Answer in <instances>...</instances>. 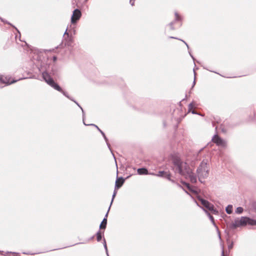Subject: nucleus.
<instances>
[{"label": "nucleus", "instance_id": "obj_1", "mask_svg": "<svg viewBox=\"0 0 256 256\" xmlns=\"http://www.w3.org/2000/svg\"><path fill=\"white\" fill-rule=\"evenodd\" d=\"M172 166V169L175 173H178L183 176L188 170L190 166L186 162H182L181 159L176 154L171 156Z\"/></svg>", "mask_w": 256, "mask_h": 256}, {"label": "nucleus", "instance_id": "obj_39", "mask_svg": "<svg viewBox=\"0 0 256 256\" xmlns=\"http://www.w3.org/2000/svg\"><path fill=\"white\" fill-rule=\"evenodd\" d=\"M188 50V53H189V54L190 55V56H191V58H192V60H194V61L195 60V58H194V56H193V55L191 54V52L190 50Z\"/></svg>", "mask_w": 256, "mask_h": 256}, {"label": "nucleus", "instance_id": "obj_15", "mask_svg": "<svg viewBox=\"0 0 256 256\" xmlns=\"http://www.w3.org/2000/svg\"><path fill=\"white\" fill-rule=\"evenodd\" d=\"M138 174L139 175H146L150 174V173L148 172V170L146 168H140L137 170Z\"/></svg>", "mask_w": 256, "mask_h": 256}, {"label": "nucleus", "instance_id": "obj_56", "mask_svg": "<svg viewBox=\"0 0 256 256\" xmlns=\"http://www.w3.org/2000/svg\"><path fill=\"white\" fill-rule=\"evenodd\" d=\"M88 0H84V2H86Z\"/></svg>", "mask_w": 256, "mask_h": 256}, {"label": "nucleus", "instance_id": "obj_20", "mask_svg": "<svg viewBox=\"0 0 256 256\" xmlns=\"http://www.w3.org/2000/svg\"><path fill=\"white\" fill-rule=\"evenodd\" d=\"M172 174L170 172H167L164 178H166L173 184H176V182L174 180L171 178Z\"/></svg>", "mask_w": 256, "mask_h": 256}, {"label": "nucleus", "instance_id": "obj_26", "mask_svg": "<svg viewBox=\"0 0 256 256\" xmlns=\"http://www.w3.org/2000/svg\"><path fill=\"white\" fill-rule=\"evenodd\" d=\"M96 240L98 242H100L102 238V233L100 230H99L96 234Z\"/></svg>", "mask_w": 256, "mask_h": 256}, {"label": "nucleus", "instance_id": "obj_18", "mask_svg": "<svg viewBox=\"0 0 256 256\" xmlns=\"http://www.w3.org/2000/svg\"><path fill=\"white\" fill-rule=\"evenodd\" d=\"M198 199L199 201L200 202L201 204L202 205L203 207L206 208L207 206V204H208L209 202L207 200H206L204 198H202L200 196H198Z\"/></svg>", "mask_w": 256, "mask_h": 256}, {"label": "nucleus", "instance_id": "obj_10", "mask_svg": "<svg viewBox=\"0 0 256 256\" xmlns=\"http://www.w3.org/2000/svg\"><path fill=\"white\" fill-rule=\"evenodd\" d=\"M90 126H94L99 132H100V133L102 134V136H103L104 140H105L106 143V145L108 148V149L110 150L114 158V159L116 160V158H115V156H114V154H113L112 152V148H110V144H109L108 142V138H107V137L106 136L105 134L104 133V132L103 131H102L98 127V126L96 125L95 124H90Z\"/></svg>", "mask_w": 256, "mask_h": 256}, {"label": "nucleus", "instance_id": "obj_53", "mask_svg": "<svg viewBox=\"0 0 256 256\" xmlns=\"http://www.w3.org/2000/svg\"><path fill=\"white\" fill-rule=\"evenodd\" d=\"M177 185L180 188H182V186L178 184H177Z\"/></svg>", "mask_w": 256, "mask_h": 256}, {"label": "nucleus", "instance_id": "obj_13", "mask_svg": "<svg viewBox=\"0 0 256 256\" xmlns=\"http://www.w3.org/2000/svg\"><path fill=\"white\" fill-rule=\"evenodd\" d=\"M18 80H12L10 82L9 80H7L6 77L4 78L2 76H0V82L2 84H4L7 86L14 84Z\"/></svg>", "mask_w": 256, "mask_h": 256}, {"label": "nucleus", "instance_id": "obj_38", "mask_svg": "<svg viewBox=\"0 0 256 256\" xmlns=\"http://www.w3.org/2000/svg\"><path fill=\"white\" fill-rule=\"evenodd\" d=\"M70 36L69 33L68 32V28H66V30L64 32V38L65 36Z\"/></svg>", "mask_w": 256, "mask_h": 256}, {"label": "nucleus", "instance_id": "obj_52", "mask_svg": "<svg viewBox=\"0 0 256 256\" xmlns=\"http://www.w3.org/2000/svg\"><path fill=\"white\" fill-rule=\"evenodd\" d=\"M255 116H256V114L254 113V116H253V117L251 118V120H252L254 119V118Z\"/></svg>", "mask_w": 256, "mask_h": 256}, {"label": "nucleus", "instance_id": "obj_48", "mask_svg": "<svg viewBox=\"0 0 256 256\" xmlns=\"http://www.w3.org/2000/svg\"><path fill=\"white\" fill-rule=\"evenodd\" d=\"M163 124H164V127H166V122H163Z\"/></svg>", "mask_w": 256, "mask_h": 256}, {"label": "nucleus", "instance_id": "obj_23", "mask_svg": "<svg viewBox=\"0 0 256 256\" xmlns=\"http://www.w3.org/2000/svg\"><path fill=\"white\" fill-rule=\"evenodd\" d=\"M220 118L217 117V118H214V120L212 122V124L213 127H215V130L216 131H217L218 126H215L216 123H219L220 122Z\"/></svg>", "mask_w": 256, "mask_h": 256}, {"label": "nucleus", "instance_id": "obj_42", "mask_svg": "<svg viewBox=\"0 0 256 256\" xmlns=\"http://www.w3.org/2000/svg\"><path fill=\"white\" fill-rule=\"evenodd\" d=\"M52 60L54 62H56L57 60V57L56 56H54L52 57Z\"/></svg>", "mask_w": 256, "mask_h": 256}, {"label": "nucleus", "instance_id": "obj_49", "mask_svg": "<svg viewBox=\"0 0 256 256\" xmlns=\"http://www.w3.org/2000/svg\"><path fill=\"white\" fill-rule=\"evenodd\" d=\"M107 256H110L108 252V250H107V252H106Z\"/></svg>", "mask_w": 256, "mask_h": 256}, {"label": "nucleus", "instance_id": "obj_45", "mask_svg": "<svg viewBox=\"0 0 256 256\" xmlns=\"http://www.w3.org/2000/svg\"><path fill=\"white\" fill-rule=\"evenodd\" d=\"M22 253H23L24 254H31V253H30V252H22Z\"/></svg>", "mask_w": 256, "mask_h": 256}, {"label": "nucleus", "instance_id": "obj_50", "mask_svg": "<svg viewBox=\"0 0 256 256\" xmlns=\"http://www.w3.org/2000/svg\"><path fill=\"white\" fill-rule=\"evenodd\" d=\"M79 108H80V110H82H82H84V109L82 108L80 106H79Z\"/></svg>", "mask_w": 256, "mask_h": 256}, {"label": "nucleus", "instance_id": "obj_9", "mask_svg": "<svg viewBox=\"0 0 256 256\" xmlns=\"http://www.w3.org/2000/svg\"><path fill=\"white\" fill-rule=\"evenodd\" d=\"M186 178H188L192 183H196L197 181L196 176L193 173L190 168L183 175Z\"/></svg>", "mask_w": 256, "mask_h": 256}, {"label": "nucleus", "instance_id": "obj_2", "mask_svg": "<svg viewBox=\"0 0 256 256\" xmlns=\"http://www.w3.org/2000/svg\"><path fill=\"white\" fill-rule=\"evenodd\" d=\"M44 80L50 86L55 90L61 92L64 96L68 98L70 100L74 102L78 107L80 104L75 100L72 98L70 97L67 92L64 91L60 85L54 81L50 76L46 72L43 74Z\"/></svg>", "mask_w": 256, "mask_h": 256}, {"label": "nucleus", "instance_id": "obj_34", "mask_svg": "<svg viewBox=\"0 0 256 256\" xmlns=\"http://www.w3.org/2000/svg\"><path fill=\"white\" fill-rule=\"evenodd\" d=\"M216 232H217V233H218V236L219 240H220V242H222V239L221 236H220V231L218 227H216Z\"/></svg>", "mask_w": 256, "mask_h": 256}, {"label": "nucleus", "instance_id": "obj_40", "mask_svg": "<svg viewBox=\"0 0 256 256\" xmlns=\"http://www.w3.org/2000/svg\"><path fill=\"white\" fill-rule=\"evenodd\" d=\"M211 222H212V224L214 225V226L216 228V227H218V226H216V224L214 222V218H213L212 220H210Z\"/></svg>", "mask_w": 256, "mask_h": 256}, {"label": "nucleus", "instance_id": "obj_28", "mask_svg": "<svg viewBox=\"0 0 256 256\" xmlns=\"http://www.w3.org/2000/svg\"><path fill=\"white\" fill-rule=\"evenodd\" d=\"M244 211V208L241 206H238L236 208L235 211L236 213L237 214H241Z\"/></svg>", "mask_w": 256, "mask_h": 256}, {"label": "nucleus", "instance_id": "obj_8", "mask_svg": "<svg viewBox=\"0 0 256 256\" xmlns=\"http://www.w3.org/2000/svg\"><path fill=\"white\" fill-rule=\"evenodd\" d=\"M73 42V38L72 36H65L64 38V42H62L59 46L56 47V48H62L66 46H71Z\"/></svg>", "mask_w": 256, "mask_h": 256}, {"label": "nucleus", "instance_id": "obj_36", "mask_svg": "<svg viewBox=\"0 0 256 256\" xmlns=\"http://www.w3.org/2000/svg\"><path fill=\"white\" fill-rule=\"evenodd\" d=\"M193 70H194V82H193V83H192V88L194 87V86H195V84H196V72H195V70L194 69Z\"/></svg>", "mask_w": 256, "mask_h": 256}, {"label": "nucleus", "instance_id": "obj_35", "mask_svg": "<svg viewBox=\"0 0 256 256\" xmlns=\"http://www.w3.org/2000/svg\"><path fill=\"white\" fill-rule=\"evenodd\" d=\"M103 240H104L103 244H104V246L105 251H106V252H107L108 247H107L106 241V240L104 238Z\"/></svg>", "mask_w": 256, "mask_h": 256}, {"label": "nucleus", "instance_id": "obj_16", "mask_svg": "<svg viewBox=\"0 0 256 256\" xmlns=\"http://www.w3.org/2000/svg\"><path fill=\"white\" fill-rule=\"evenodd\" d=\"M194 108V102H192L191 103H190L188 104V112H191L192 114H198V112L195 111L194 110H192V108Z\"/></svg>", "mask_w": 256, "mask_h": 256}, {"label": "nucleus", "instance_id": "obj_24", "mask_svg": "<svg viewBox=\"0 0 256 256\" xmlns=\"http://www.w3.org/2000/svg\"><path fill=\"white\" fill-rule=\"evenodd\" d=\"M232 206L231 204H228L226 208V212L228 214H231L233 210Z\"/></svg>", "mask_w": 256, "mask_h": 256}, {"label": "nucleus", "instance_id": "obj_3", "mask_svg": "<svg viewBox=\"0 0 256 256\" xmlns=\"http://www.w3.org/2000/svg\"><path fill=\"white\" fill-rule=\"evenodd\" d=\"M256 226V220L248 216H241L240 218L235 219L234 222L230 224V228L236 229L238 227L244 226L246 225Z\"/></svg>", "mask_w": 256, "mask_h": 256}, {"label": "nucleus", "instance_id": "obj_43", "mask_svg": "<svg viewBox=\"0 0 256 256\" xmlns=\"http://www.w3.org/2000/svg\"><path fill=\"white\" fill-rule=\"evenodd\" d=\"M222 256H224V250L223 246H222Z\"/></svg>", "mask_w": 256, "mask_h": 256}, {"label": "nucleus", "instance_id": "obj_32", "mask_svg": "<svg viewBox=\"0 0 256 256\" xmlns=\"http://www.w3.org/2000/svg\"><path fill=\"white\" fill-rule=\"evenodd\" d=\"M220 129L222 132L226 134L227 132L226 130L224 128L223 124H220Z\"/></svg>", "mask_w": 256, "mask_h": 256}, {"label": "nucleus", "instance_id": "obj_5", "mask_svg": "<svg viewBox=\"0 0 256 256\" xmlns=\"http://www.w3.org/2000/svg\"><path fill=\"white\" fill-rule=\"evenodd\" d=\"M175 18L174 20L170 22L168 24H166V28H168L169 30H176L175 27L174 26V24H176L177 22H180V26L182 25V17L177 12H174Z\"/></svg>", "mask_w": 256, "mask_h": 256}, {"label": "nucleus", "instance_id": "obj_19", "mask_svg": "<svg viewBox=\"0 0 256 256\" xmlns=\"http://www.w3.org/2000/svg\"><path fill=\"white\" fill-rule=\"evenodd\" d=\"M196 205L198 206H200V208H202L203 210L205 212V213L206 214V215L208 216L210 220H212L214 218V217L210 214V213L207 210H206L202 206H200L198 203L197 202L195 201Z\"/></svg>", "mask_w": 256, "mask_h": 256}, {"label": "nucleus", "instance_id": "obj_30", "mask_svg": "<svg viewBox=\"0 0 256 256\" xmlns=\"http://www.w3.org/2000/svg\"><path fill=\"white\" fill-rule=\"evenodd\" d=\"M116 189L114 188V192H113V194H112V200H111V202H110V205L112 206V204L113 202V201H114V200L116 194Z\"/></svg>", "mask_w": 256, "mask_h": 256}, {"label": "nucleus", "instance_id": "obj_54", "mask_svg": "<svg viewBox=\"0 0 256 256\" xmlns=\"http://www.w3.org/2000/svg\"><path fill=\"white\" fill-rule=\"evenodd\" d=\"M46 51L51 52V51H52V50H46Z\"/></svg>", "mask_w": 256, "mask_h": 256}, {"label": "nucleus", "instance_id": "obj_12", "mask_svg": "<svg viewBox=\"0 0 256 256\" xmlns=\"http://www.w3.org/2000/svg\"><path fill=\"white\" fill-rule=\"evenodd\" d=\"M44 72L47 73L50 76V78H52L53 80H54V78H52V76H57L58 75L56 68V66L54 65L51 66L50 70H45L44 72H42V76L43 79H44L43 74H44Z\"/></svg>", "mask_w": 256, "mask_h": 256}, {"label": "nucleus", "instance_id": "obj_4", "mask_svg": "<svg viewBox=\"0 0 256 256\" xmlns=\"http://www.w3.org/2000/svg\"><path fill=\"white\" fill-rule=\"evenodd\" d=\"M208 164V160L204 159L197 168L196 174L200 182H203L202 179L206 178L208 176L209 170Z\"/></svg>", "mask_w": 256, "mask_h": 256}, {"label": "nucleus", "instance_id": "obj_7", "mask_svg": "<svg viewBox=\"0 0 256 256\" xmlns=\"http://www.w3.org/2000/svg\"><path fill=\"white\" fill-rule=\"evenodd\" d=\"M82 16V12L80 10L76 8L72 12L71 17V22L72 24H76L77 22L80 19Z\"/></svg>", "mask_w": 256, "mask_h": 256}, {"label": "nucleus", "instance_id": "obj_22", "mask_svg": "<svg viewBox=\"0 0 256 256\" xmlns=\"http://www.w3.org/2000/svg\"><path fill=\"white\" fill-rule=\"evenodd\" d=\"M226 242L228 244V248L229 250L232 248L234 246V242H230V238L229 236V233H228V238H226Z\"/></svg>", "mask_w": 256, "mask_h": 256}, {"label": "nucleus", "instance_id": "obj_37", "mask_svg": "<svg viewBox=\"0 0 256 256\" xmlns=\"http://www.w3.org/2000/svg\"><path fill=\"white\" fill-rule=\"evenodd\" d=\"M112 206L110 205L109 207H108V210L106 213V214H105L104 216V219H106L108 218V212H109V211L110 209V207H111Z\"/></svg>", "mask_w": 256, "mask_h": 256}, {"label": "nucleus", "instance_id": "obj_33", "mask_svg": "<svg viewBox=\"0 0 256 256\" xmlns=\"http://www.w3.org/2000/svg\"><path fill=\"white\" fill-rule=\"evenodd\" d=\"M0 254H2V255H4V256H6L7 254H18V253H16L15 252H6L4 254V252L3 251H1L0 250Z\"/></svg>", "mask_w": 256, "mask_h": 256}, {"label": "nucleus", "instance_id": "obj_6", "mask_svg": "<svg viewBox=\"0 0 256 256\" xmlns=\"http://www.w3.org/2000/svg\"><path fill=\"white\" fill-rule=\"evenodd\" d=\"M212 140L218 146L225 147L226 145V142L217 134V132L212 137Z\"/></svg>", "mask_w": 256, "mask_h": 256}, {"label": "nucleus", "instance_id": "obj_21", "mask_svg": "<svg viewBox=\"0 0 256 256\" xmlns=\"http://www.w3.org/2000/svg\"><path fill=\"white\" fill-rule=\"evenodd\" d=\"M106 224H107V220L103 218L102 222H101V223L100 225V229L104 230L106 228Z\"/></svg>", "mask_w": 256, "mask_h": 256}, {"label": "nucleus", "instance_id": "obj_47", "mask_svg": "<svg viewBox=\"0 0 256 256\" xmlns=\"http://www.w3.org/2000/svg\"><path fill=\"white\" fill-rule=\"evenodd\" d=\"M204 148H202L200 149V150H199V151H198V153L201 152L202 151V150H204Z\"/></svg>", "mask_w": 256, "mask_h": 256}, {"label": "nucleus", "instance_id": "obj_41", "mask_svg": "<svg viewBox=\"0 0 256 256\" xmlns=\"http://www.w3.org/2000/svg\"><path fill=\"white\" fill-rule=\"evenodd\" d=\"M134 0H130V3L132 6H134Z\"/></svg>", "mask_w": 256, "mask_h": 256}, {"label": "nucleus", "instance_id": "obj_27", "mask_svg": "<svg viewBox=\"0 0 256 256\" xmlns=\"http://www.w3.org/2000/svg\"><path fill=\"white\" fill-rule=\"evenodd\" d=\"M0 20L4 22V23H6V24H8L11 26H12L13 28H14L20 34V31L18 30L15 27L14 25H12V24H10V22H8L7 20H4V19H2V18H0Z\"/></svg>", "mask_w": 256, "mask_h": 256}, {"label": "nucleus", "instance_id": "obj_29", "mask_svg": "<svg viewBox=\"0 0 256 256\" xmlns=\"http://www.w3.org/2000/svg\"><path fill=\"white\" fill-rule=\"evenodd\" d=\"M82 122H83V124L85 125V126H90V124H86L85 123V118H86V115H85V112L84 111V110H82Z\"/></svg>", "mask_w": 256, "mask_h": 256}, {"label": "nucleus", "instance_id": "obj_51", "mask_svg": "<svg viewBox=\"0 0 256 256\" xmlns=\"http://www.w3.org/2000/svg\"><path fill=\"white\" fill-rule=\"evenodd\" d=\"M79 108H80V110H82H82H84V109L82 108L80 106H79Z\"/></svg>", "mask_w": 256, "mask_h": 256}, {"label": "nucleus", "instance_id": "obj_14", "mask_svg": "<svg viewBox=\"0 0 256 256\" xmlns=\"http://www.w3.org/2000/svg\"><path fill=\"white\" fill-rule=\"evenodd\" d=\"M208 210L210 211L212 213H213L214 214H218V210H216L213 204H210V202L207 204L205 208Z\"/></svg>", "mask_w": 256, "mask_h": 256}, {"label": "nucleus", "instance_id": "obj_17", "mask_svg": "<svg viewBox=\"0 0 256 256\" xmlns=\"http://www.w3.org/2000/svg\"><path fill=\"white\" fill-rule=\"evenodd\" d=\"M167 172L164 170H160L159 171L158 174H156L154 173H150V174L153 176H156L160 177V178H164L165 174H166Z\"/></svg>", "mask_w": 256, "mask_h": 256}, {"label": "nucleus", "instance_id": "obj_11", "mask_svg": "<svg viewBox=\"0 0 256 256\" xmlns=\"http://www.w3.org/2000/svg\"><path fill=\"white\" fill-rule=\"evenodd\" d=\"M130 176H128L126 178H124L122 176L118 177L116 176V181L115 182V189L120 188L124 184L125 180L128 178Z\"/></svg>", "mask_w": 256, "mask_h": 256}, {"label": "nucleus", "instance_id": "obj_31", "mask_svg": "<svg viewBox=\"0 0 256 256\" xmlns=\"http://www.w3.org/2000/svg\"><path fill=\"white\" fill-rule=\"evenodd\" d=\"M182 183L188 189L190 190H192V187L188 183L184 182H182Z\"/></svg>", "mask_w": 256, "mask_h": 256}, {"label": "nucleus", "instance_id": "obj_44", "mask_svg": "<svg viewBox=\"0 0 256 256\" xmlns=\"http://www.w3.org/2000/svg\"><path fill=\"white\" fill-rule=\"evenodd\" d=\"M204 69H206V70H208V69L207 68H206V67H204ZM210 72H214V73H216V74H218L216 72H214V71H212V70H210Z\"/></svg>", "mask_w": 256, "mask_h": 256}, {"label": "nucleus", "instance_id": "obj_55", "mask_svg": "<svg viewBox=\"0 0 256 256\" xmlns=\"http://www.w3.org/2000/svg\"><path fill=\"white\" fill-rule=\"evenodd\" d=\"M81 244L80 242H79V243H77V244ZM74 245H76V244H74L73 246H74Z\"/></svg>", "mask_w": 256, "mask_h": 256}, {"label": "nucleus", "instance_id": "obj_57", "mask_svg": "<svg viewBox=\"0 0 256 256\" xmlns=\"http://www.w3.org/2000/svg\"><path fill=\"white\" fill-rule=\"evenodd\" d=\"M25 78H19L18 80H22V79H24Z\"/></svg>", "mask_w": 256, "mask_h": 256}, {"label": "nucleus", "instance_id": "obj_25", "mask_svg": "<svg viewBox=\"0 0 256 256\" xmlns=\"http://www.w3.org/2000/svg\"><path fill=\"white\" fill-rule=\"evenodd\" d=\"M168 38H171V39H176V40H178L182 41V42H183L186 44V46L188 49V50L190 49L189 46L188 45V44L184 40H183L182 39H180V38H176V37L172 36H170L168 37Z\"/></svg>", "mask_w": 256, "mask_h": 256}, {"label": "nucleus", "instance_id": "obj_46", "mask_svg": "<svg viewBox=\"0 0 256 256\" xmlns=\"http://www.w3.org/2000/svg\"><path fill=\"white\" fill-rule=\"evenodd\" d=\"M198 115H199V116H204V114H200V112H198V114H197Z\"/></svg>", "mask_w": 256, "mask_h": 256}]
</instances>
